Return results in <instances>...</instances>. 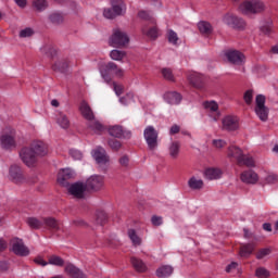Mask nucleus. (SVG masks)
Wrapping results in <instances>:
<instances>
[{"label": "nucleus", "instance_id": "obj_1", "mask_svg": "<svg viewBox=\"0 0 278 278\" xmlns=\"http://www.w3.org/2000/svg\"><path fill=\"white\" fill-rule=\"evenodd\" d=\"M101 76L106 81H112V77L121 79L125 77V70L118 67L116 63L109 62L100 67Z\"/></svg>", "mask_w": 278, "mask_h": 278}, {"label": "nucleus", "instance_id": "obj_2", "mask_svg": "<svg viewBox=\"0 0 278 278\" xmlns=\"http://www.w3.org/2000/svg\"><path fill=\"white\" fill-rule=\"evenodd\" d=\"M264 2L261 0H244L239 4V12L249 16L250 14H260L265 10Z\"/></svg>", "mask_w": 278, "mask_h": 278}, {"label": "nucleus", "instance_id": "obj_3", "mask_svg": "<svg viewBox=\"0 0 278 278\" xmlns=\"http://www.w3.org/2000/svg\"><path fill=\"white\" fill-rule=\"evenodd\" d=\"M109 45L115 49H123L129 45V36L127 33L116 28L109 39Z\"/></svg>", "mask_w": 278, "mask_h": 278}, {"label": "nucleus", "instance_id": "obj_4", "mask_svg": "<svg viewBox=\"0 0 278 278\" xmlns=\"http://www.w3.org/2000/svg\"><path fill=\"white\" fill-rule=\"evenodd\" d=\"M0 147L5 151L16 149V131L12 128H5L0 136Z\"/></svg>", "mask_w": 278, "mask_h": 278}, {"label": "nucleus", "instance_id": "obj_5", "mask_svg": "<svg viewBox=\"0 0 278 278\" xmlns=\"http://www.w3.org/2000/svg\"><path fill=\"white\" fill-rule=\"evenodd\" d=\"M160 134L153 126H147L143 130V138L147 142L148 149L150 151H155L157 149V138Z\"/></svg>", "mask_w": 278, "mask_h": 278}, {"label": "nucleus", "instance_id": "obj_6", "mask_svg": "<svg viewBox=\"0 0 278 278\" xmlns=\"http://www.w3.org/2000/svg\"><path fill=\"white\" fill-rule=\"evenodd\" d=\"M255 103L256 116L260 118V121L266 123V121H268V108H266V97H264V94L256 96Z\"/></svg>", "mask_w": 278, "mask_h": 278}, {"label": "nucleus", "instance_id": "obj_7", "mask_svg": "<svg viewBox=\"0 0 278 278\" xmlns=\"http://www.w3.org/2000/svg\"><path fill=\"white\" fill-rule=\"evenodd\" d=\"M20 157H21L22 162L26 166H28V168H31V167L36 166V164L38 163V156L36 155L34 150L29 146L24 147L20 151Z\"/></svg>", "mask_w": 278, "mask_h": 278}, {"label": "nucleus", "instance_id": "obj_8", "mask_svg": "<svg viewBox=\"0 0 278 278\" xmlns=\"http://www.w3.org/2000/svg\"><path fill=\"white\" fill-rule=\"evenodd\" d=\"M222 23L224 25H227L228 27H232V29H244L247 27V23L244 20L231 14V13H226L222 17Z\"/></svg>", "mask_w": 278, "mask_h": 278}, {"label": "nucleus", "instance_id": "obj_9", "mask_svg": "<svg viewBox=\"0 0 278 278\" xmlns=\"http://www.w3.org/2000/svg\"><path fill=\"white\" fill-rule=\"evenodd\" d=\"M85 185L87 186V190H91V192H101L105 186V177L92 175L87 179Z\"/></svg>", "mask_w": 278, "mask_h": 278}, {"label": "nucleus", "instance_id": "obj_10", "mask_svg": "<svg viewBox=\"0 0 278 278\" xmlns=\"http://www.w3.org/2000/svg\"><path fill=\"white\" fill-rule=\"evenodd\" d=\"M11 251L21 257H27V255H29V248L26 247L23 239L20 238H13L11 240Z\"/></svg>", "mask_w": 278, "mask_h": 278}, {"label": "nucleus", "instance_id": "obj_11", "mask_svg": "<svg viewBox=\"0 0 278 278\" xmlns=\"http://www.w3.org/2000/svg\"><path fill=\"white\" fill-rule=\"evenodd\" d=\"M33 152L38 157H47L49 155V146L40 140H35L29 144Z\"/></svg>", "mask_w": 278, "mask_h": 278}, {"label": "nucleus", "instance_id": "obj_12", "mask_svg": "<svg viewBox=\"0 0 278 278\" xmlns=\"http://www.w3.org/2000/svg\"><path fill=\"white\" fill-rule=\"evenodd\" d=\"M125 14V5L119 0L117 4H113L110 9H104L103 16L104 18H116V16H122Z\"/></svg>", "mask_w": 278, "mask_h": 278}, {"label": "nucleus", "instance_id": "obj_13", "mask_svg": "<svg viewBox=\"0 0 278 278\" xmlns=\"http://www.w3.org/2000/svg\"><path fill=\"white\" fill-rule=\"evenodd\" d=\"M86 190H88V187L83 182H76L68 187V192L75 199H84L86 197Z\"/></svg>", "mask_w": 278, "mask_h": 278}, {"label": "nucleus", "instance_id": "obj_14", "mask_svg": "<svg viewBox=\"0 0 278 278\" xmlns=\"http://www.w3.org/2000/svg\"><path fill=\"white\" fill-rule=\"evenodd\" d=\"M228 62H230L231 64H236L237 66H240L241 64H244L245 62V58L244 54H242V52L238 51V50H229L225 53Z\"/></svg>", "mask_w": 278, "mask_h": 278}, {"label": "nucleus", "instance_id": "obj_15", "mask_svg": "<svg viewBox=\"0 0 278 278\" xmlns=\"http://www.w3.org/2000/svg\"><path fill=\"white\" fill-rule=\"evenodd\" d=\"M109 134L113 138H125L126 140H129L131 138V130L123 129V126H111L109 128Z\"/></svg>", "mask_w": 278, "mask_h": 278}, {"label": "nucleus", "instance_id": "obj_16", "mask_svg": "<svg viewBox=\"0 0 278 278\" xmlns=\"http://www.w3.org/2000/svg\"><path fill=\"white\" fill-rule=\"evenodd\" d=\"M91 155L96 160L97 164H108V162H110V156L102 147L96 148L91 152Z\"/></svg>", "mask_w": 278, "mask_h": 278}, {"label": "nucleus", "instance_id": "obj_17", "mask_svg": "<svg viewBox=\"0 0 278 278\" xmlns=\"http://www.w3.org/2000/svg\"><path fill=\"white\" fill-rule=\"evenodd\" d=\"M240 179L243 184L255 185L260 181V176L253 169H248L241 173Z\"/></svg>", "mask_w": 278, "mask_h": 278}, {"label": "nucleus", "instance_id": "obj_18", "mask_svg": "<svg viewBox=\"0 0 278 278\" xmlns=\"http://www.w3.org/2000/svg\"><path fill=\"white\" fill-rule=\"evenodd\" d=\"M223 129L226 131H236L238 127H240V124H238V117L228 115L223 118Z\"/></svg>", "mask_w": 278, "mask_h": 278}, {"label": "nucleus", "instance_id": "obj_19", "mask_svg": "<svg viewBox=\"0 0 278 278\" xmlns=\"http://www.w3.org/2000/svg\"><path fill=\"white\" fill-rule=\"evenodd\" d=\"M9 175L15 184H23L26 181L25 176H23V170L16 165L10 167Z\"/></svg>", "mask_w": 278, "mask_h": 278}, {"label": "nucleus", "instance_id": "obj_20", "mask_svg": "<svg viewBox=\"0 0 278 278\" xmlns=\"http://www.w3.org/2000/svg\"><path fill=\"white\" fill-rule=\"evenodd\" d=\"M75 177V172L71 168H63L58 174V182L61 186H66V180L73 179Z\"/></svg>", "mask_w": 278, "mask_h": 278}, {"label": "nucleus", "instance_id": "obj_21", "mask_svg": "<svg viewBox=\"0 0 278 278\" xmlns=\"http://www.w3.org/2000/svg\"><path fill=\"white\" fill-rule=\"evenodd\" d=\"M79 110H80L81 116H84L86 121H88V123L90 121H94V113L92 112V109L90 108V104H88V102L81 101Z\"/></svg>", "mask_w": 278, "mask_h": 278}, {"label": "nucleus", "instance_id": "obj_22", "mask_svg": "<svg viewBox=\"0 0 278 278\" xmlns=\"http://www.w3.org/2000/svg\"><path fill=\"white\" fill-rule=\"evenodd\" d=\"M65 273L73 278H86V274H84L81 269L71 263L65 265Z\"/></svg>", "mask_w": 278, "mask_h": 278}, {"label": "nucleus", "instance_id": "obj_23", "mask_svg": "<svg viewBox=\"0 0 278 278\" xmlns=\"http://www.w3.org/2000/svg\"><path fill=\"white\" fill-rule=\"evenodd\" d=\"M164 101L169 105H179L181 103V94L176 91H168L164 94Z\"/></svg>", "mask_w": 278, "mask_h": 278}, {"label": "nucleus", "instance_id": "obj_24", "mask_svg": "<svg viewBox=\"0 0 278 278\" xmlns=\"http://www.w3.org/2000/svg\"><path fill=\"white\" fill-rule=\"evenodd\" d=\"M190 84H192V86H194V88H203V84L205 81V77H203V75L193 72L189 75L188 77Z\"/></svg>", "mask_w": 278, "mask_h": 278}, {"label": "nucleus", "instance_id": "obj_25", "mask_svg": "<svg viewBox=\"0 0 278 278\" xmlns=\"http://www.w3.org/2000/svg\"><path fill=\"white\" fill-rule=\"evenodd\" d=\"M55 122L61 129H68L71 127V119H68V116L66 114L59 112L55 116Z\"/></svg>", "mask_w": 278, "mask_h": 278}, {"label": "nucleus", "instance_id": "obj_26", "mask_svg": "<svg viewBox=\"0 0 278 278\" xmlns=\"http://www.w3.org/2000/svg\"><path fill=\"white\" fill-rule=\"evenodd\" d=\"M142 34H144V36H148V38H151V40H155V38L160 36V30L157 29V26L146 25L142 28Z\"/></svg>", "mask_w": 278, "mask_h": 278}, {"label": "nucleus", "instance_id": "obj_27", "mask_svg": "<svg viewBox=\"0 0 278 278\" xmlns=\"http://www.w3.org/2000/svg\"><path fill=\"white\" fill-rule=\"evenodd\" d=\"M181 151V143L174 141L168 147V153L172 160H177L179 157V152Z\"/></svg>", "mask_w": 278, "mask_h": 278}, {"label": "nucleus", "instance_id": "obj_28", "mask_svg": "<svg viewBox=\"0 0 278 278\" xmlns=\"http://www.w3.org/2000/svg\"><path fill=\"white\" fill-rule=\"evenodd\" d=\"M52 68L56 73H66L68 71V60L66 59L58 60L52 66Z\"/></svg>", "mask_w": 278, "mask_h": 278}, {"label": "nucleus", "instance_id": "obj_29", "mask_svg": "<svg viewBox=\"0 0 278 278\" xmlns=\"http://www.w3.org/2000/svg\"><path fill=\"white\" fill-rule=\"evenodd\" d=\"M243 153L242 150L236 146H231L228 148V157H235V160H237V162L239 163L240 160H242L243 157Z\"/></svg>", "mask_w": 278, "mask_h": 278}, {"label": "nucleus", "instance_id": "obj_30", "mask_svg": "<svg viewBox=\"0 0 278 278\" xmlns=\"http://www.w3.org/2000/svg\"><path fill=\"white\" fill-rule=\"evenodd\" d=\"M205 177L210 180L220 179L223 177V170L219 168H208L205 170Z\"/></svg>", "mask_w": 278, "mask_h": 278}, {"label": "nucleus", "instance_id": "obj_31", "mask_svg": "<svg viewBox=\"0 0 278 278\" xmlns=\"http://www.w3.org/2000/svg\"><path fill=\"white\" fill-rule=\"evenodd\" d=\"M188 186L191 190H201L203 188V179L192 176L188 180Z\"/></svg>", "mask_w": 278, "mask_h": 278}, {"label": "nucleus", "instance_id": "obj_32", "mask_svg": "<svg viewBox=\"0 0 278 278\" xmlns=\"http://www.w3.org/2000/svg\"><path fill=\"white\" fill-rule=\"evenodd\" d=\"M156 275L159 277H170L173 275V267L170 265H163L156 269Z\"/></svg>", "mask_w": 278, "mask_h": 278}, {"label": "nucleus", "instance_id": "obj_33", "mask_svg": "<svg viewBox=\"0 0 278 278\" xmlns=\"http://www.w3.org/2000/svg\"><path fill=\"white\" fill-rule=\"evenodd\" d=\"M198 28H199V31L202 33L204 36H210V34H212L213 31L212 24L205 21L199 22Z\"/></svg>", "mask_w": 278, "mask_h": 278}, {"label": "nucleus", "instance_id": "obj_34", "mask_svg": "<svg viewBox=\"0 0 278 278\" xmlns=\"http://www.w3.org/2000/svg\"><path fill=\"white\" fill-rule=\"evenodd\" d=\"M88 127L93 134H101L103 131V125L99 123L94 117L88 122Z\"/></svg>", "mask_w": 278, "mask_h": 278}, {"label": "nucleus", "instance_id": "obj_35", "mask_svg": "<svg viewBox=\"0 0 278 278\" xmlns=\"http://www.w3.org/2000/svg\"><path fill=\"white\" fill-rule=\"evenodd\" d=\"M239 166H248V168H253L255 167V160H253V157L249 156V155H244L241 156V159H239Z\"/></svg>", "mask_w": 278, "mask_h": 278}, {"label": "nucleus", "instance_id": "obj_36", "mask_svg": "<svg viewBox=\"0 0 278 278\" xmlns=\"http://www.w3.org/2000/svg\"><path fill=\"white\" fill-rule=\"evenodd\" d=\"M128 238L131 240L134 247H140L142 244V239L134 229L128 230Z\"/></svg>", "mask_w": 278, "mask_h": 278}, {"label": "nucleus", "instance_id": "obj_37", "mask_svg": "<svg viewBox=\"0 0 278 278\" xmlns=\"http://www.w3.org/2000/svg\"><path fill=\"white\" fill-rule=\"evenodd\" d=\"M131 264L138 273H144L147 270V265L139 258L132 257Z\"/></svg>", "mask_w": 278, "mask_h": 278}, {"label": "nucleus", "instance_id": "obj_38", "mask_svg": "<svg viewBox=\"0 0 278 278\" xmlns=\"http://www.w3.org/2000/svg\"><path fill=\"white\" fill-rule=\"evenodd\" d=\"M28 227H30V229H40L43 225V219H38L36 217H29L26 220Z\"/></svg>", "mask_w": 278, "mask_h": 278}, {"label": "nucleus", "instance_id": "obj_39", "mask_svg": "<svg viewBox=\"0 0 278 278\" xmlns=\"http://www.w3.org/2000/svg\"><path fill=\"white\" fill-rule=\"evenodd\" d=\"M127 55V52L122 50H112L110 52L111 60H114L115 62H122L123 59Z\"/></svg>", "mask_w": 278, "mask_h": 278}, {"label": "nucleus", "instance_id": "obj_40", "mask_svg": "<svg viewBox=\"0 0 278 278\" xmlns=\"http://www.w3.org/2000/svg\"><path fill=\"white\" fill-rule=\"evenodd\" d=\"M167 40H168L169 45H174V46L179 45V36L173 29L167 30Z\"/></svg>", "mask_w": 278, "mask_h": 278}, {"label": "nucleus", "instance_id": "obj_41", "mask_svg": "<svg viewBox=\"0 0 278 278\" xmlns=\"http://www.w3.org/2000/svg\"><path fill=\"white\" fill-rule=\"evenodd\" d=\"M36 34V30L33 27L22 28L18 33L20 38H31Z\"/></svg>", "mask_w": 278, "mask_h": 278}, {"label": "nucleus", "instance_id": "obj_42", "mask_svg": "<svg viewBox=\"0 0 278 278\" xmlns=\"http://www.w3.org/2000/svg\"><path fill=\"white\" fill-rule=\"evenodd\" d=\"M33 8L38 12H43L46 8H49V2L47 0H34Z\"/></svg>", "mask_w": 278, "mask_h": 278}, {"label": "nucleus", "instance_id": "obj_43", "mask_svg": "<svg viewBox=\"0 0 278 278\" xmlns=\"http://www.w3.org/2000/svg\"><path fill=\"white\" fill-rule=\"evenodd\" d=\"M255 249V245L253 244H244L241 247L240 255L241 257H249L251 253H253V250Z\"/></svg>", "mask_w": 278, "mask_h": 278}, {"label": "nucleus", "instance_id": "obj_44", "mask_svg": "<svg viewBox=\"0 0 278 278\" xmlns=\"http://www.w3.org/2000/svg\"><path fill=\"white\" fill-rule=\"evenodd\" d=\"M48 264L52 266H64V260L58 255H52L49 257Z\"/></svg>", "mask_w": 278, "mask_h": 278}, {"label": "nucleus", "instance_id": "obj_45", "mask_svg": "<svg viewBox=\"0 0 278 278\" xmlns=\"http://www.w3.org/2000/svg\"><path fill=\"white\" fill-rule=\"evenodd\" d=\"M43 225H47V227H50L51 229H59L58 220L53 217H47L43 218Z\"/></svg>", "mask_w": 278, "mask_h": 278}, {"label": "nucleus", "instance_id": "obj_46", "mask_svg": "<svg viewBox=\"0 0 278 278\" xmlns=\"http://www.w3.org/2000/svg\"><path fill=\"white\" fill-rule=\"evenodd\" d=\"M203 106L204 110H207V112H218V104L214 101L204 102Z\"/></svg>", "mask_w": 278, "mask_h": 278}, {"label": "nucleus", "instance_id": "obj_47", "mask_svg": "<svg viewBox=\"0 0 278 278\" xmlns=\"http://www.w3.org/2000/svg\"><path fill=\"white\" fill-rule=\"evenodd\" d=\"M51 23H54L56 25H60V23H62L64 21V15H62V13H52L49 16Z\"/></svg>", "mask_w": 278, "mask_h": 278}, {"label": "nucleus", "instance_id": "obj_48", "mask_svg": "<svg viewBox=\"0 0 278 278\" xmlns=\"http://www.w3.org/2000/svg\"><path fill=\"white\" fill-rule=\"evenodd\" d=\"M162 75L164 79H167L168 81H175V76L173 75V71H170V68H163Z\"/></svg>", "mask_w": 278, "mask_h": 278}, {"label": "nucleus", "instance_id": "obj_49", "mask_svg": "<svg viewBox=\"0 0 278 278\" xmlns=\"http://www.w3.org/2000/svg\"><path fill=\"white\" fill-rule=\"evenodd\" d=\"M255 275H256V277H258V278H267V277H270V273L267 271V269L264 268V267H258V268L256 269V271H255Z\"/></svg>", "mask_w": 278, "mask_h": 278}, {"label": "nucleus", "instance_id": "obj_50", "mask_svg": "<svg viewBox=\"0 0 278 278\" xmlns=\"http://www.w3.org/2000/svg\"><path fill=\"white\" fill-rule=\"evenodd\" d=\"M243 100L245 101L247 105H251L253 103V90L249 89L243 94Z\"/></svg>", "mask_w": 278, "mask_h": 278}, {"label": "nucleus", "instance_id": "obj_51", "mask_svg": "<svg viewBox=\"0 0 278 278\" xmlns=\"http://www.w3.org/2000/svg\"><path fill=\"white\" fill-rule=\"evenodd\" d=\"M109 147L113 151H119L121 147H123V143H121V141H118L116 139H111V140H109Z\"/></svg>", "mask_w": 278, "mask_h": 278}, {"label": "nucleus", "instance_id": "obj_52", "mask_svg": "<svg viewBox=\"0 0 278 278\" xmlns=\"http://www.w3.org/2000/svg\"><path fill=\"white\" fill-rule=\"evenodd\" d=\"M212 144L215 149H224V147H227V141L223 139H214Z\"/></svg>", "mask_w": 278, "mask_h": 278}, {"label": "nucleus", "instance_id": "obj_53", "mask_svg": "<svg viewBox=\"0 0 278 278\" xmlns=\"http://www.w3.org/2000/svg\"><path fill=\"white\" fill-rule=\"evenodd\" d=\"M265 181L266 184H269V185H275V184H278V176L277 174H269L265 177Z\"/></svg>", "mask_w": 278, "mask_h": 278}, {"label": "nucleus", "instance_id": "obj_54", "mask_svg": "<svg viewBox=\"0 0 278 278\" xmlns=\"http://www.w3.org/2000/svg\"><path fill=\"white\" fill-rule=\"evenodd\" d=\"M118 163L122 168H129V156L127 154L121 156Z\"/></svg>", "mask_w": 278, "mask_h": 278}, {"label": "nucleus", "instance_id": "obj_55", "mask_svg": "<svg viewBox=\"0 0 278 278\" xmlns=\"http://www.w3.org/2000/svg\"><path fill=\"white\" fill-rule=\"evenodd\" d=\"M106 220H108V215L104 212H99L97 214V224L98 225H105Z\"/></svg>", "mask_w": 278, "mask_h": 278}, {"label": "nucleus", "instance_id": "obj_56", "mask_svg": "<svg viewBox=\"0 0 278 278\" xmlns=\"http://www.w3.org/2000/svg\"><path fill=\"white\" fill-rule=\"evenodd\" d=\"M266 255H270V249L269 248H265V249L260 250L256 254V258L257 260H264V257H266Z\"/></svg>", "mask_w": 278, "mask_h": 278}, {"label": "nucleus", "instance_id": "obj_57", "mask_svg": "<svg viewBox=\"0 0 278 278\" xmlns=\"http://www.w3.org/2000/svg\"><path fill=\"white\" fill-rule=\"evenodd\" d=\"M151 223L154 227H160L164 223V220L162 216L154 215L151 217Z\"/></svg>", "mask_w": 278, "mask_h": 278}, {"label": "nucleus", "instance_id": "obj_58", "mask_svg": "<svg viewBox=\"0 0 278 278\" xmlns=\"http://www.w3.org/2000/svg\"><path fill=\"white\" fill-rule=\"evenodd\" d=\"M70 155L73 160H81L84 157V154L79 150H70Z\"/></svg>", "mask_w": 278, "mask_h": 278}, {"label": "nucleus", "instance_id": "obj_59", "mask_svg": "<svg viewBox=\"0 0 278 278\" xmlns=\"http://www.w3.org/2000/svg\"><path fill=\"white\" fill-rule=\"evenodd\" d=\"M238 268V263L232 262L226 267V273H233Z\"/></svg>", "mask_w": 278, "mask_h": 278}, {"label": "nucleus", "instance_id": "obj_60", "mask_svg": "<svg viewBox=\"0 0 278 278\" xmlns=\"http://www.w3.org/2000/svg\"><path fill=\"white\" fill-rule=\"evenodd\" d=\"M10 268V265L5 261L0 262V273H5Z\"/></svg>", "mask_w": 278, "mask_h": 278}, {"label": "nucleus", "instance_id": "obj_61", "mask_svg": "<svg viewBox=\"0 0 278 278\" xmlns=\"http://www.w3.org/2000/svg\"><path fill=\"white\" fill-rule=\"evenodd\" d=\"M180 129L181 128L179 127V125L175 124L170 127L169 134L172 136H175V134H179Z\"/></svg>", "mask_w": 278, "mask_h": 278}, {"label": "nucleus", "instance_id": "obj_62", "mask_svg": "<svg viewBox=\"0 0 278 278\" xmlns=\"http://www.w3.org/2000/svg\"><path fill=\"white\" fill-rule=\"evenodd\" d=\"M35 262L39 265V266H48L49 262H46L45 258L42 257H37L35 258Z\"/></svg>", "mask_w": 278, "mask_h": 278}, {"label": "nucleus", "instance_id": "obj_63", "mask_svg": "<svg viewBox=\"0 0 278 278\" xmlns=\"http://www.w3.org/2000/svg\"><path fill=\"white\" fill-rule=\"evenodd\" d=\"M114 91L117 94V97H121V94H123V86L121 85H114Z\"/></svg>", "mask_w": 278, "mask_h": 278}, {"label": "nucleus", "instance_id": "obj_64", "mask_svg": "<svg viewBox=\"0 0 278 278\" xmlns=\"http://www.w3.org/2000/svg\"><path fill=\"white\" fill-rule=\"evenodd\" d=\"M8 249V241L0 239V253Z\"/></svg>", "mask_w": 278, "mask_h": 278}]
</instances>
